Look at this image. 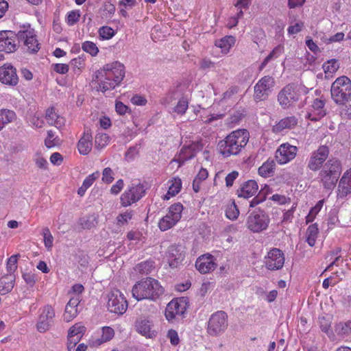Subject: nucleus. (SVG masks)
<instances>
[{
  "instance_id": "nucleus-10",
  "label": "nucleus",
  "mask_w": 351,
  "mask_h": 351,
  "mask_svg": "<svg viewBox=\"0 0 351 351\" xmlns=\"http://www.w3.org/2000/svg\"><path fill=\"white\" fill-rule=\"evenodd\" d=\"M55 316V310L51 305L47 304L40 308L36 324V330L41 333L49 330L53 324Z\"/></svg>"
},
{
  "instance_id": "nucleus-1",
  "label": "nucleus",
  "mask_w": 351,
  "mask_h": 351,
  "mask_svg": "<svg viewBox=\"0 0 351 351\" xmlns=\"http://www.w3.org/2000/svg\"><path fill=\"white\" fill-rule=\"evenodd\" d=\"M125 76L124 66L119 62L106 64L97 74L99 89L102 92L114 89Z\"/></svg>"
},
{
  "instance_id": "nucleus-7",
  "label": "nucleus",
  "mask_w": 351,
  "mask_h": 351,
  "mask_svg": "<svg viewBox=\"0 0 351 351\" xmlns=\"http://www.w3.org/2000/svg\"><path fill=\"white\" fill-rule=\"evenodd\" d=\"M262 191L263 189H261L258 195L254 197L250 204L251 208H256L255 210L253 211L247 219V227L254 232H261L263 227V214L261 206L263 202Z\"/></svg>"
},
{
  "instance_id": "nucleus-30",
  "label": "nucleus",
  "mask_w": 351,
  "mask_h": 351,
  "mask_svg": "<svg viewBox=\"0 0 351 351\" xmlns=\"http://www.w3.org/2000/svg\"><path fill=\"white\" fill-rule=\"evenodd\" d=\"M46 119L49 124L54 125L57 128H61L65 124V119L59 115L53 108L47 109Z\"/></svg>"
},
{
  "instance_id": "nucleus-12",
  "label": "nucleus",
  "mask_w": 351,
  "mask_h": 351,
  "mask_svg": "<svg viewBox=\"0 0 351 351\" xmlns=\"http://www.w3.org/2000/svg\"><path fill=\"white\" fill-rule=\"evenodd\" d=\"M17 38L23 43L29 53H36L39 49V43L36 38L35 31L29 26L24 27L17 34Z\"/></svg>"
},
{
  "instance_id": "nucleus-15",
  "label": "nucleus",
  "mask_w": 351,
  "mask_h": 351,
  "mask_svg": "<svg viewBox=\"0 0 351 351\" xmlns=\"http://www.w3.org/2000/svg\"><path fill=\"white\" fill-rule=\"evenodd\" d=\"M186 310V300L179 298L172 300L165 309V317L169 322H173L177 317L182 316Z\"/></svg>"
},
{
  "instance_id": "nucleus-39",
  "label": "nucleus",
  "mask_w": 351,
  "mask_h": 351,
  "mask_svg": "<svg viewBox=\"0 0 351 351\" xmlns=\"http://www.w3.org/2000/svg\"><path fill=\"white\" fill-rule=\"evenodd\" d=\"M339 69V64L337 60L331 59L323 64V69L326 75L332 76Z\"/></svg>"
},
{
  "instance_id": "nucleus-11",
  "label": "nucleus",
  "mask_w": 351,
  "mask_h": 351,
  "mask_svg": "<svg viewBox=\"0 0 351 351\" xmlns=\"http://www.w3.org/2000/svg\"><path fill=\"white\" fill-rule=\"evenodd\" d=\"M128 306L124 295L119 290H112L108 294L107 308L110 313L123 315L127 311Z\"/></svg>"
},
{
  "instance_id": "nucleus-54",
  "label": "nucleus",
  "mask_w": 351,
  "mask_h": 351,
  "mask_svg": "<svg viewBox=\"0 0 351 351\" xmlns=\"http://www.w3.org/2000/svg\"><path fill=\"white\" fill-rule=\"evenodd\" d=\"M284 51V47L282 45L276 46L271 53L265 58V64L271 60H274L280 56Z\"/></svg>"
},
{
  "instance_id": "nucleus-60",
  "label": "nucleus",
  "mask_w": 351,
  "mask_h": 351,
  "mask_svg": "<svg viewBox=\"0 0 351 351\" xmlns=\"http://www.w3.org/2000/svg\"><path fill=\"white\" fill-rule=\"evenodd\" d=\"M114 180V172L110 167H106L103 170L102 181L110 184Z\"/></svg>"
},
{
  "instance_id": "nucleus-18",
  "label": "nucleus",
  "mask_w": 351,
  "mask_h": 351,
  "mask_svg": "<svg viewBox=\"0 0 351 351\" xmlns=\"http://www.w3.org/2000/svg\"><path fill=\"white\" fill-rule=\"evenodd\" d=\"M136 330L146 338H154L156 336L152 319L147 316H141L135 322Z\"/></svg>"
},
{
  "instance_id": "nucleus-64",
  "label": "nucleus",
  "mask_w": 351,
  "mask_h": 351,
  "mask_svg": "<svg viewBox=\"0 0 351 351\" xmlns=\"http://www.w3.org/2000/svg\"><path fill=\"white\" fill-rule=\"evenodd\" d=\"M167 337L173 346H177L180 342L178 334L175 330H169L167 332Z\"/></svg>"
},
{
  "instance_id": "nucleus-42",
  "label": "nucleus",
  "mask_w": 351,
  "mask_h": 351,
  "mask_svg": "<svg viewBox=\"0 0 351 351\" xmlns=\"http://www.w3.org/2000/svg\"><path fill=\"white\" fill-rule=\"evenodd\" d=\"M324 203V199H321L317 202L315 206L312 207L306 217V223H311L314 221L317 215L321 210Z\"/></svg>"
},
{
  "instance_id": "nucleus-6",
  "label": "nucleus",
  "mask_w": 351,
  "mask_h": 351,
  "mask_svg": "<svg viewBox=\"0 0 351 351\" xmlns=\"http://www.w3.org/2000/svg\"><path fill=\"white\" fill-rule=\"evenodd\" d=\"M332 100L338 105H344L351 96V80L346 75L337 77L331 85Z\"/></svg>"
},
{
  "instance_id": "nucleus-63",
  "label": "nucleus",
  "mask_w": 351,
  "mask_h": 351,
  "mask_svg": "<svg viewBox=\"0 0 351 351\" xmlns=\"http://www.w3.org/2000/svg\"><path fill=\"white\" fill-rule=\"evenodd\" d=\"M304 27V23L302 21H298L294 23L293 25H291L288 27V33L290 34H295L302 31Z\"/></svg>"
},
{
  "instance_id": "nucleus-21",
  "label": "nucleus",
  "mask_w": 351,
  "mask_h": 351,
  "mask_svg": "<svg viewBox=\"0 0 351 351\" xmlns=\"http://www.w3.org/2000/svg\"><path fill=\"white\" fill-rule=\"evenodd\" d=\"M17 34L12 31L0 32V51L12 53L16 50Z\"/></svg>"
},
{
  "instance_id": "nucleus-3",
  "label": "nucleus",
  "mask_w": 351,
  "mask_h": 351,
  "mask_svg": "<svg viewBox=\"0 0 351 351\" xmlns=\"http://www.w3.org/2000/svg\"><path fill=\"white\" fill-rule=\"evenodd\" d=\"M132 295L137 300H154L163 293V288L159 282L152 278H147L136 283L132 287Z\"/></svg>"
},
{
  "instance_id": "nucleus-13",
  "label": "nucleus",
  "mask_w": 351,
  "mask_h": 351,
  "mask_svg": "<svg viewBox=\"0 0 351 351\" xmlns=\"http://www.w3.org/2000/svg\"><path fill=\"white\" fill-rule=\"evenodd\" d=\"M205 144V143L200 140L193 141L188 145H184L173 161L178 162L179 166L182 165L185 161L193 158L197 152L201 151Z\"/></svg>"
},
{
  "instance_id": "nucleus-5",
  "label": "nucleus",
  "mask_w": 351,
  "mask_h": 351,
  "mask_svg": "<svg viewBox=\"0 0 351 351\" xmlns=\"http://www.w3.org/2000/svg\"><path fill=\"white\" fill-rule=\"evenodd\" d=\"M307 93L308 90L304 86L288 84L279 92L278 101L282 108L288 109L293 106Z\"/></svg>"
},
{
  "instance_id": "nucleus-62",
  "label": "nucleus",
  "mask_w": 351,
  "mask_h": 351,
  "mask_svg": "<svg viewBox=\"0 0 351 351\" xmlns=\"http://www.w3.org/2000/svg\"><path fill=\"white\" fill-rule=\"evenodd\" d=\"M53 70L60 74H65L69 71V66L66 64H53L51 65Z\"/></svg>"
},
{
  "instance_id": "nucleus-58",
  "label": "nucleus",
  "mask_w": 351,
  "mask_h": 351,
  "mask_svg": "<svg viewBox=\"0 0 351 351\" xmlns=\"http://www.w3.org/2000/svg\"><path fill=\"white\" fill-rule=\"evenodd\" d=\"M214 287V283L213 282L206 280L204 281L199 288V293L201 296H205L210 290Z\"/></svg>"
},
{
  "instance_id": "nucleus-26",
  "label": "nucleus",
  "mask_w": 351,
  "mask_h": 351,
  "mask_svg": "<svg viewBox=\"0 0 351 351\" xmlns=\"http://www.w3.org/2000/svg\"><path fill=\"white\" fill-rule=\"evenodd\" d=\"M77 150L82 155H87L93 147V136L89 130H85L77 145Z\"/></svg>"
},
{
  "instance_id": "nucleus-56",
  "label": "nucleus",
  "mask_w": 351,
  "mask_h": 351,
  "mask_svg": "<svg viewBox=\"0 0 351 351\" xmlns=\"http://www.w3.org/2000/svg\"><path fill=\"white\" fill-rule=\"evenodd\" d=\"M276 165L273 159H268L265 162V177L271 176L275 171Z\"/></svg>"
},
{
  "instance_id": "nucleus-43",
  "label": "nucleus",
  "mask_w": 351,
  "mask_h": 351,
  "mask_svg": "<svg viewBox=\"0 0 351 351\" xmlns=\"http://www.w3.org/2000/svg\"><path fill=\"white\" fill-rule=\"evenodd\" d=\"M95 147L101 149L110 143V136L105 133H98L95 136Z\"/></svg>"
},
{
  "instance_id": "nucleus-51",
  "label": "nucleus",
  "mask_w": 351,
  "mask_h": 351,
  "mask_svg": "<svg viewBox=\"0 0 351 351\" xmlns=\"http://www.w3.org/2000/svg\"><path fill=\"white\" fill-rule=\"evenodd\" d=\"M45 144L48 148H51L58 144V139L52 130L47 131V136L45 140Z\"/></svg>"
},
{
  "instance_id": "nucleus-14",
  "label": "nucleus",
  "mask_w": 351,
  "mask_h": 351,
  "mask_svg": "<svg viewBox=\"0 0 351 351\" xmlns=\"http://www.w3.org/2000/svg\"><path fill=\"white\" fill-rule=\"evenodd\" d=\"M144 194L145 189L142 184H132L121 195V204L124 207L129 206L138 202Z\"/></svg>"
},
{
  "instance_id": "nucleus-59",
  "label": "nucleus",
  "mask_w": 351,
  "mask_h": 351,
  "mask_svg": "<svg viewBox=\"0 0 351 351\" xmlns=\"http://www.w3.org/2000/svg\"><path fill=\"white\" fill-rule=\"evenodd\" d=\"M29 124L34 128H41L45 124V121L42 117L37 114H34L29 119Z\"/></svg>"
},
{
  "instance_id": "nucleus-2",
  "label": "nucleus",
  "mask_w": 351,
  "mask_h": 351,
  "mask_svg": "<svg viewBox=\"0 0 351 351\" xmlns=\"http://www.w3.org/2000/svg\"><path fill=\"white\" fill-rule=\"evenodd\" d=\"M250 134L247 130L239 129L232 131L217 145L219 153L225 158L239 154L249 141Z\"/></svg>"
},
{
  "instance_id": "nucleus-53",
  "label": "nucleus",
  "mask_w": 351,
  "mask_h": 351,
  "mask_svg": "<svg viewBox=\"0 0 351 351\" xmlns=\"http://www.w3.org/2000/svg\"><path fill=\"white\" fill-rule=\"evenodd\" d=\"M269 199L272 200L275 203H276L278 205H285L290 204L291 199L289 197H287L284 195L280 194H274L271 197H269Z\"/></svg>"
},
{
  "instance_id": "nucleus-32",
  "label": "nucleus",
  "mask_w": 351,
  "mask_h": 351,
  "mask_svg": "<svg viewBox=\"0 0 351 351\" xmlns=\"http://www.w3.org/2000/svg\"><path fill=\"white\" fill-rule=\"evenodd\" d=\"M335 332L340 338L344 339L351 335V319L339 322L335 326Z\"/></svg>"
},
{
  "instance_id": "nucleus-40",
  "label": "nucleus",
  "mask_w": 351,
  "mask_h": 351,
  "mask_svg": "<svg viewBox=\"0 0 351 351\" xmlns=\"http://www.w3.org/2000/svg\"><path fill=\"white\" fill-rule=\"evenodd\" d=\"M239 210L235 204L234 200H230L226 208V216L230 220H235L238 218Z\"/></svg>"
},
{
  "instance_id": "nucleus-35",
  "label": "nucleus",
  "mask_w": 351,
  "mask_h": 351,
  "mask_svg": "<svg viewBox=\"0 0 351 351\" xmlns=\"http://www.w3.org/2000/svg\"><path fill=\"white\" fill-rule=\"evenodd\" d=\"M14 277L12 274H8L0 278V294L5 295L14 287Z\"/></svg>"
},
{
  "instance_id": "nucleus-23",
  "label": "nucleus",
  "mask_w": 351,
  "mask_h": 351,
  "mask_svg": "<svg viewBox=\"0 0 351 351\" xmlns=\"http://www.w3.org/2000/svg\"><path fill=\"white\" fill-rule=\"evenodd\" d=\"M325 99L322 98L315 99L312 104V112H308L307 117L311 121H318L324 117L326 114L325 110Z\"/></svg>"
},
{
  "instance_id": "nucleus-9",
  "label": "nucleus",
  "mask_w": 351,
  "mask_h": 351,
  "mask_svg": "<svg viewBox=\"0 0 351 351\" xmlns=\"http://www.w3.org/2000/svg\"><path fill=\"white\" fill-rule=\"evenodd\" d=\"M228 326V315L223 311L213 313L208 322L207 332L213 337L224 332Z\"/></svg>"
},
{
  "instance_id": "nucleus-36",
  "label": "nucleus",
  "mask_w": 351,
  "mask_h": 351,
  "mask_svg": "<svg viewBox=\"0 0 351 351\" xmlns=\"http://www.w3.org/2000/svg\"><path fill=\"white\" fill-rule=\"evenodd\" d=\"M16 118V115L13 110L2 109L0 110V130L5 125L14 121Z\"/></svg>"
},
{
  "instance_id": "nucleus-19",
  "label": "nucleus",
  "mask_w": 351,
  "mask_h": 351,
  "mask_svg": "<svg viewBox=\"0 0 351 351\" xmlns=\"http://www.w3.org/2000/svg\"><path fill=\"white\" fill-rule=\"evenodd\" d=\"M265 265L269 270H278L281 269L285 264V255L282 251L278 248H273L268 253Z\"/></svg>"
},
{
  "instance_id": "nucleus-29",
  "label": "nucleus",
  "mask_w": 351,
  "mask_h": 351,
  "mask_svg": "<svg viewBox=\"0 0 351 351\" xmlns=\"http://www.w3.org/2000/svg\"><path fill=\"white\" fill-rule=\"evenodd\" d=\"M184 254L180 249L175 245H171L168 250V262L170 267L176 268L184 260Z\"/></svg>"
},
{
  "instance_id": "nucleus-41",
  "label": "nucleus",
  "mask_w": 351,
  "mask_h": 351,
  "mask_svg": "<svg viewBox=\"0 0 351 351\" xmlns=\"http://www.w3.org/2000/svg\"><path fill=\"white\" fill-rule=\"evenodd\" d=\"M154 268V262L151 260L145 261L138 264L135 270L142 274L150 273Z\"/></svg>"
},
{
  "instance_id": "nucleus-38",
  "label": "nucleus",
  "mask_w": 351,
  "mask_h": 351,
  "mask_svg": "<svg viewBox=\"0 0 351 351\" xmlns=\"http://www.w3.org/2000/svg\"><path fill=\"white\" fill-rule=\"evenodd\" d=\"M189 98L186 96L182 97L172 108V112L179 116L184 115L189 108Z\"/></svg>"
},
{
  "instance_id": "nucleus-48",
  "label": "nucleus",
  "mask_w": 351,
  "mask_h": 351,
  "mask_svg": "<svg viewBox=\"0 0 351 351\" xmlns=\"http://www.w3.org/2000/svg\"><path fill=\"white\" fill-rule=\"evenodd\" d=\"M84 60L80 57L73 59L71 61V66L73 69V72L79 75L81 72V70L84 66Z\"/></svg>"
},
{
  "instance_id": "nucleus-4",
  "label": "nucleus",
  "mask_w": 351,
  "mask_h": 351,
  "mask_svg": "<svg viewBox=\"0 0 351 351\" xmlns=\"http://www.w3.org/2000/svg\"><path fill=\"white\" fill-rule=\"evenodd\" d=\"M342 171L340 160L336 158L328 160L319 173V179L323 187L326 190L335 188Z\"/></svg>"
},
{
  "instance_id": "nucleus-27",
  "label": "nucleus",
  "mask_w": 351,
  "mask_h": 351,
  "mask_svg": "<svg viewBox=\"0 0 351 351\" xmlns=\"http://www.w3.org/2000/svg\"><path fill=\"white\" fill-rule=\"evenodd\" d=\"M258 189L257 182L254 180H250L245 182L237 190V194L239 197L245 199L252 197L256 193Z\"/></svg>"
},
{
  "instance_id": "nucleus-31",
  "label": "nucleus",
  "mask_w": 351,
  "mask_h": 351,
  "mask_svg": "<svg viewBox=\"0 0 351 351\" xmlns=\"http://www.w3.org/2000/svg\"><path fill=\"white\" fill-rule=\"evenodd\" d=\"M236 42L235 37L232 36H226L220 39L216 40L215 45L217 47L221 49L223 53L226 54L230 49L234 45Z\"/></svg>"
},
{
  "instance_id": "nucleus-25",
  "label": "nucleus",
  "mask_w": 351,
  "mask_h": 351,
  "mask_svg": "<svg viewBox=\"0 0 351 351\" xmlns=\"http://www.w3.org/2000/svg\"><path fill=\"white\" fill-rule=\"evenodd\" d=\"M80 302V296H75L70 299L65 307L64 313L63 315L64 321L66 322H70L77 315V306Z\"/></svg>"
},
{
  "instance_id": "nucleus-50",
  "label": "nucleus",
  "mask_w": 351,
  "mask_h": 351,
  "mask_svg": "<svg viewBox=\"0 0 351 351\" xmlns=\"http://www.w3.org/2000/svg\"><path fill=\"white\" fill-rule=\"evenodd\" d=\"M99 36L104 40H109L114 35V30L108 26H104L99 29Z\"/></svg>"
},
{
  "instance_id": "nucleus-8",
  "label": "nucleus",
  "mask_w": 351,
  "mask_h": 351,
  "mask_svg": "<svg viewBox=\"0 0 351 351\" xmlns=\"http://www.w3.org/2000/svg\"><path fill=\"white\" fill-rule=\"evenodd\" d=\"M183 209L184 207L180 202L170 206L167 213L160 219L158 223L159 229L165 232L175 226L182 218Z\"/></svg>"
},
{
  "instance_id": "nucleus-52",
  "label": "nucleus",
  "mask_w": 351,
  "mask_h": 351,
  "mask_svg": "<svg viewBox=\"0 0 351 351\" xmlns=\"http://www.w3.org/2000/svg\"><path fill=\"white\" fill-rule=\"evenodd\" d=\"M81 13L80 10H72L67 14L66 23L69 26L75 25L80 20Z\"/></svg>"
},
{
  "instance_id": "nucleus-22",
  "label": "nucleus",
  "mask_w": 351,
  "mask_h": 351,
  "mask_svg": "<svg viewBox=\"0 0 351 351\" xmlns=\"http://www.w3.org/2000/svg\"><path fill=\"white\" fill-rule=\"evenodd\" d=\"M0 82L10 86H14L18 84L16 69L11 64L7 63L0 66Z\"/></svg>"
},
{
  "instance_id": "nucleus-46",
  "label": "nucleus",
  "mask_w": 351,
  "mask_h": 351,
  "mask_svg": "<svg viewBox=\"0 0 351 351\" xmlns=\"http://www.w3.org/2000/svg\"><path fill=\"white\" fill-rule=\"evenodd\" d=\"M134 212L130 210H128L123 213H120L117 217V224L119 226H124L128 223V222L132 219Z\"/></svg>"
},
{
  "instance_id": "nucleus-45",
  "label": "nucleus",
  "mask_w": 351,
  "mask_h": 351,
  "mask_svg": "<svg viewBox=\"0 0 351 351\" xmlns=\"http://www.w3.org/2000/svg\"><path fill=\"white\" fill-rule=\"evenodd\" d=\"M82 49L91 56H96L99 53V49L95 43L92 41H85L82 44Z\"/></svg>"
},
{
  "instance_id": "nucleus-47",
  "label": "nucleus",
  "mask_w": 351,
  "mask_h": 351,
  "mask_svg": "<svg viewBox=\"0 0 351 351\" xmlns=\"http://www.w3.org/2000/svg\"><path fill=\"white\" fill-rule=\"evenodd\" d=\"M42 234L43 236L44 244L47 250H51L53 247V237L47 227L43 229Z\"/></svg>"
},
{
  "instance_id": "nucleus-57",
  "label": "nucleus",
  "mask_w": 351,
  "mask_h": 351,
  "mask_svg": "<svg viewBox=\"0 0 351 351\" xmlns=\"http://www.w3.org/2000/svg\"><path fill=\"white\" fill-rule=\"evenodd\" d=\"M17 255H12L8 258L7 262V270L9 274H11L16 271L17 268Z\"/></svg>"
},
{
  "instance_id": "nucleus-17",
  "label": "nucleus",
  "mask_w": 351,
  "mask_h": 351,
  "mask_svg": "<svg viewBox=\"0 0 351 351\" xmlns=\"http://www.w3.org/2000/svg\"><path fill=\"white\" fill-rule=\"evenodd\" d=\"M328 154L329 149L328 147L324 145L319 147L316 151L312 152L308 161V168L313 171L319 170L324 166L323 165Z\"/></svg>"
},
{
  "instance_id": "nucleus-34",
  "label": "nucleus",
  "mask_w": 351,
  "mask_h": 351,
  "mask_svg": "<svg viewBox=\"0 0 351 351\" xmlns=\"http://www.w3.org/2000/svg\"><path fill=\"white\" fill-rule=\"evenodd\" d=\"M114 337V330L110 326H103L101 328L100 337L95 340L94 343L96 346H100L106 342L110 341Z\"/></svg>"
},
{
  "instance_id": "nucleus-16",
  "label": "nucleus",
  "mask_w": 351,
  "mask_h": 351,
  "mask_svg": "<svg viewBox=\"0 0 351 351\" xmlns=\"http://www.w3.org/2000/svg\"><path fill=\"white\" fill-rule=\"evenodd\" d=\"M298 147L289 143L281 144L276 151L275 158L279 165H285L292 161L296 156Z\"/></svg>"
},
{
  "instance_id": "nucleus-61",
  "label": "nucleus",
  "mask_w": 351,
  "mask_h": 351,
  "mask_svg": "<svg viewBox=\"0 0 351 351\" xmlns=\"http://www.w3.org/2000/svg\"><path fill=\"white\" fill-rule=\"evenodd\" d=\"M132 104L136 106H145L147 101L144 96L140 95H134L130 99Z\"/></svg>"
},
{
  "instance_id": "nucleus-55",
  "label": "nucleus",
  "mask_w": 351,
  "mask_h": 351,
  "mask_svg": "<svg viewBox=\"0 0 351 351\" xmlns=\"http://www.w3.org/2000/svg\"><path fill=\"white\" fill-rule=\"evenodd\" d=\"M100 176V173L98 171L93 172V173L88 176L83 181L82 184L84 187L88 189L93 185L94 182L97 180Z\"/></svg>"
},
{
  "instance_id": "nucleus-20",
  "label": "nucleus",
  "mask_w": 351,
  "mask_h": 351,
  "mask_svg": "<svg viewBox=\"0 0 351 351\" xmlns=\"http://www.w3.org/2000/svg\"><path fill=\"white\" fill-rule=\"evenodd\" d=\"M217 266L216 258L208 253L201 255L195 261L197 270L203 274L213 272Z\"/></svg>"
},
{
  "instance_id": "nucleus-37",
  "label": "nucleus",
  "mask_w": 351,
  "mask_h": 351,
  "mask_svg": "<svg viewBox=\"0 0 351 351\" xmlns=\"http://www.w3.org/2000/svg\"><path fill=\"white\" fill-rule=\"evenodd\" d=\"M306 242L311 246L315 245L319 234V228L317 223L310 225L306 230Z\"/></svg>"
},
{
  "instance_id": "nucleus-28",
  "label": "nucleus",
  "mask_w": 351,
  "mask_h": 351,
  "mask_svg": "<svg viewBox=\"0 0 351 351\" xmlns=\"http://www.w3.org/2000/svg\"><path fill=\"white\" fill-rule=\"evenodd\" d=\"M298 123V119L295 116H290L280 119L273 126L274 132H280L284 130L295 128Z\"/></svg>"
},
{
  "instance_id": "nucleus-44",
  "label": "nucleus",
  "mask_w": 351,
  "mask_h": 351,
  "mask_svg": "<svg viewBox=\"0 0 351 351\" xmlns=\"http://www.w3.org/2000/svg\"><path fill=\"white\" fill-rule=\"evenodd\" d=\"M85 331V326L82 325L81 323H77L69 328L68 332V336H75L77 337L78 339H82Z\"/></svg>"
},
{
  "instance_id": "nucleus-24",
  "label": "nucleus",
  "mask_w": 351,
  "mask_h": 351,
  "mask_svg": "<svg viewBox=\"0 0 351 351\" xmlns=\"http://www.w3.org/2000/svg\"><path fill=\"white\" fill-rule=\"evenodd\" d=\"M351 193V168L343 174L337 188V196L343 198Z\"/></svg>"
},
{
  "instance_id": "nucleus-49",
  "label": "nucleus",
  "mask_w": 351,
  "mask_h": 351,
  "mask_svg": "<svg viewBox=\"0 0 351 351\" xmlns=\"http://www.w3.org/2000/svg\"><path fill=\"white\" fill-rule=\"evenodd\" d=\"M263 97V78L258 80L254 86V99L256 101H261Z\"/></svg>"
},
{
  "instance_id": "nucleus-33",
  "label": "nucleus",
  "mask_w": 351,
  "mask_h": 351,
  "mask_svg": "<svg viewBox=\"0 0 351 351\" xmlns=\"http://www.w3.org/2000/svg\"><path fill=\"white\" fill-rule=\"evenodd\" d=\"M170 185L168 191L163 196V199L168 200L170 198L176 196L181 190L182 181L179 178H174L169 181Z\"/></svg>"
}]
</instances>
